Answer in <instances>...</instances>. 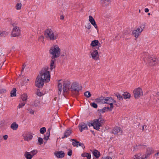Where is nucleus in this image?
I'll list each match as a JSON object with an SVG mask.
<instances>
[{
    "mask_svg": "<svg viewBox=\"0 0 159 159\" xmlns=\"http://www.w3.org/2000/svg\"><path fill=\"white\" fill-rule=\"evenodd\" d=\"M25 103L24 102L20 103L18 106V108H22L23 106H24L25 105Z\"/></svg>",
    "mask_w": 159,
    "mask_h": 159,
    "instance_id": "50",
    "label": "nucleus"
},
{
    "mask_svg": "<svg viewBox=\"0 0 159 159\" xmlns=\"http://www.w3.org/2000/svg\"><path fill=\"white\" fill-rule=\"evenodd\" d=\"M21 3H17L16 5V8L17 10H20L21 8Z\"/></svg>",
    "mask_w": 159,
    "mask_h": 159,
    "instance_id": "43",
    "label": "nucleus"
},
{
    "mask_svg": "<svg viewBox=\"0 0 159 159\" xmlns=\"http://www.w3.org/2000/svg\"><path fill=\"white\" fill-rule=\"evenodd\" d=\"M71 140L73 141L72 143V145L74 146L77 147L78 146V144H77L78 141L74 139H71Z\"/></svg>",
    "mask_w": 159,
    "mask_h": 159,
    "instance_id": "33",
    "label": "nucleus"
},
{
    "mask_svg": "<svg viewBox=\"0 0 159 159\" xmlns=\"http://www.w3.org/2000/svg\"><path fill=\"white\" fill-rule=\"evenodd\" d=\"M18 125L16 122H13L11 125V128L13 130H16L17 129Z\"/></svg>",
    "mask_w": 159,
    "mask_h": 159,
    "instance_id": "27",
    "label": "nucleus"
},
{
    "mask_svg": "<svg viewBox=\"0 0 159 159\" xmlns=\"http://www.w3.org/2000/svg\"><path fill=\"white\" fill-rule=\"evenodd\" d=\"M49 136L50 134H49L48 133H46V135H44V139L46 140H47L49 139Z\"/></svg>",
    "mask_w": 159,
    "mask_h": 159,
    "instance_id": "48",
    "label": "nucleus"
},
{
    "mask_svg": "<svg viewBox=\"0 0 159 159\" xmlns=\"http://www.w3.org/2000/svg\"><path fill=\"white\" fill-rule=\"evenodd\" d=\"M54 154L58 158H62L65 156V153L62 151H58L57 152H55Z\"/></svg>",
    "mask_w": 159,
    "mask_h": 159,
    "instance_id": "18",
    "label": "nucleus"
},
{
    "mask_svg": "<svg viewBox=\"0 0 159 159\" xmlns=\"http://www.w3.org/2000/svg\"><path fill=\"white\" fill-rule=\"evenodd\" d=\"M46 131V128L45 127H43L40 129V132L41 134H43Z\"/></svg>",
    "mask_w": 159,
    "mask_h": 159,
    "instance_id": "38",
    "label": "nucleus"
},
{
    "mask_svg": "<svg viewBox=\"0 0 159 159\" xmlns=\"http://www.w3.org/2000/svg\"><path fill=\"white\" fill-rule=\"evenodd\" d=\"M10 24L14 27H17L16 26V25H17V23L16 22H14L11 21L10 22Z\"/></svg>",
    "mask_w": 159,
    "mask_h": 159,
    "instance_id": "44",
    "label": "nucleus"
},
{
    "mask_svg": "<svg viewBox=\"0 0 159 159\" xmlns=\"http://www.w3.org/2000/svg\"><path fill=\"white\" fill-rule=\"evenodd\" d=\"M3 138L5 140H7L8 138V135H5L3 136Z\"/></svg>",
    "mask_w": 159,
    "mask_h": 159,
    "instance_id": "62",
    "label": "nucleus"
},
{
    "mask_svg": "<svg viewBox=\"0 0 159 159\" xmlns=\"http://www.w3.org/2000/svg\"><path fill=\"white\" fill-rule=\"evenodd\" d=\"M24 156L27 159H31L33 157L31 153L27 151L25 152Z\"/></svg>",
    "mask_w": 159,
    "mask_h": 159,
    "instance_id": "25",
    "label": "nucleus"
},
{
    "mask_svg": "<svg viewBox=\"0 0 159 159\" xmlns=\"http://www.w3.org/2000/svg\"><path fill=\"white\" fill-rule=\"evenodd\" d=\"M40 103V101L38 100H35L33 103L32 106L34 107H37Z\"/></svg>",
    "mask_w": 159,
    "mask_h": 159,
    "instance_id": "34",
    "label": "nucleus"
},
{
    "mask_svg": "<svg viewBox=\"0 0 159 159\" xmlns=\"http://www.w3.org/2000/svg\"><path fill=\"white\" fill-rule=\"evenodd\" d=\"M157 99L159 100V92L157 93Z\"/></svg>",
    "mask_w": 159,
    "mask_h": 159,
    "instance_id": "64",
    "label": "nucleus"
},
{
    "mask_svg": "<svg viewBox=\"0 0 159 159\" xmlns=\"http://www.w3.org/2000/svg\"><path fill=\"white\" fill-rule=\"evenodd\" d=\"M91 106L95 108H97L98 107L97 104L95 102H92L90 104Z\"/></svg>",
    "mask_w": 159,
    "mask_h": 159,
    "instance_id": "45",
    "label": "nucleus"
},
{
    "mask_svg": "<svg viewBox=\"0 0 159 159\" xmlns=\"http://www.w3.org/2000/svg\"><path fill=\"white\" fill-rule=\"evenodd\" d=\"M39 39L40 40H41L42 41H44V38L43 35L40 36L39 37Z\"/></svg>",
    "mask_w": 159,
    "mask_h": 159,
    "instance_id": "57",
    "label": "nucleus"
},
{
    "mask_svg": "<svg viewBox=\"0 0 159 159\" xmlns=\"http://www.w3.org/2000/svg\"><path fill=\"white\" fill-rule=\"evenodd\" d=\"M50 80L49 71L47 70H45L44 71L42 70L36 79L35 86L40 88L43 86L44 82H48Z\"/></svg>",
    "mask_w": 159,
    "mask_h": 159,
    "instance_id": "1",
    "label": "nucleus"
},
{
    "mask_svg": "<svg viewBox=\"0 0 159 159\" xmlns=\"http://www.w3.org/2000/svg\"><path fill=\"white\" fill-rule=\"evenodd\" d=\"M130 30L129 29H127L124 30L123 36L126 39H129V35Z\"/></svg>",
    "mask_w": 159,
    "mask_h": 159,
    "instance_id": "21",
    "label": "nucleus"
},
{
    "mask_svg": "<svg viewBox=\"0 0 159 159\" xmlns=\"http://www.w3.org/2000/svg\"><path fill=\"white\" fill-rule=\"evenodd\" d=\"M89 20L90 23L97 30H98V28L94 19L93 18V17L91 16H89Z\"/></svg>",
    "mask_w": 159,
    "mask_h": 159,
    "instance_id": "17",
    "label": "nucleus"
},
{
    "mask_svg": "<svg viewBox=\"0 0 159 159\" xmlns=\"http://www.w3.org/2000/svg\"><path fill=\"white\" fill-rule=\"evenodd\" d=\"M38 152V151L36 150H34L30 152V153L33 156V157L36 155Z\"/></svg>",
    "mask_w": 159,
    "mask_h": 159,
    "instance_id": "41",
    "label": "nucleus"
},
{
    "mask_svg": "<svg viewBox=\"0 0 159 159\" xmlns=\"http://www.w3.org/2000/svg\"><path fill=\"white\" fill-rule=\"evenodd\" d=\"M100 45V43L98 40H94L92 41L90 44L92 47H94L97 46L98 45Z\"/></svg>",
    "mask_w": 159,
    "mask_h": 159,
    "instance_id": "22",
    "label": "nucleus"
},
{
    "mask_svg": "<svg viewBox=\"0 0 159 159\" xmlns=\"http://www.w3.org/2000/svg\"><path fill=\"white\" fill-rule=\"evenodd\" d=\"M122 96L124 99L129 98H130L131 95L130 93L126 92H124L122 94Z\"/></svg>",
    "mask_w": 159,
    "mask_h": 159,
    "instance_id": "26",
    "label": "nucleus"
},
{
    "mask_svg": "<svg viewBox=\"0 0 159 159\" xmlns=\"http://www.w3.org/2000/svg\"><path fill=\"white\" fill-rule=\"evenodd\" d=\"M98 120L99 122L100 123V125L102 124L104 121V120H102V119L101 116H100L99 119H98Z\"/></svg>",
    "mask_w": 159,
    "mask_h": 159,
    "instance_id": "46",
    "label": "nucleus"
},
{
    "mask_svg": "<svg viewBox=\"0 0 159 159\" xmlns=\"http://www.w3.org/2000/svg\"><path fill=\"white\" fill-rule=\"evenodd\" d=\"M93 120L92 122V121H90L89 122H87V124L90 127L91 126H93Z\"/></svg>",
    "mask_w": 159,
    "mask_h": 159,
    "instance_id": "49",
    "label": "nucleus"
},
{
    "mask_svg": "<svg viewBox=\"0 0 159 159\" xmlns=\"http://www.w3.org/2000/svg\"><path fill=\"white\" fill-rule=\"evenodd\" d=\"M91 55L93 59L97 61L99 59L98 52L97 50H94L91 52Z\"/></svg>",
    "mask_w": 159,
    "mask_h": 159,
    "instance_id": "10",
    "label": "nucleus"
},
{
    "mask_svg": "<svg viewBox=\"0 0 159 159\" xmlns=\"http://www.w3.org/2000/svg\"><path fill=\"white\" fill-rule=\"evenodd\" d=\"M82 89V86H80L79 84L77 82L73 83L70 88L72 93L75 96L79 95V92Z\"/></svg>",
    "mask_w": 159,
    "mask_h": 159,
    "instance_id": "4",
    "label": "nucleus"
},
{
    "mask_svg": "<svg viewBox=\"0 0 159 159\" xmlns=\"http://www.w3.org/2000/svg\"><path fill=\"white\" fill-rule=\"evenodd\" d=\"M146 147V146L144 145H136V146L135 148H137V149H143L145 148Z\"/></svg>",
    "mask_w": 159,
    "mask_h": 159,
    "instance_id": "31",
    "label": "nucleus"
},
{
    "mask_svg": "<svg viewBox=\"0 0 159 159\" xmlns=\"http://www.w3.org/2000/svg\"><path fill=\"white\" fill-rule=\"evenodd\" d=\"M109 104L110 105V108H111L112 109L114 107L113 106V103L112 102L110 103V104Z\"/></svg>",
    "mask_w": 159,
    "mask_h": 159,
    "instance_id": "59",
    "label": "nucleus"
},
{
    "mask_svg": "<svg viewBox=\"0 0 159 159\" xmlns=\"http://www.w3.org/2000/svg\"><path fill=\"white\" fill-rule=\"evenodd\" d=\"M56 61L55 58L52 59L50 61V68L51 70H52L53 68L56 67L55 62Z\"/></svg>",
    "mask_w": 159,
    "mask_h": 159,
    "instance_id": "20",
    "label": "nucleus"
},
{
    "mask_svg": "<svg viewBox=\"0 0 159 159\" xmlns=\"http://www.w3.org/2000/svg\"><path fill=\"white\" fill-rule=\"evenodd\" d=\"M111 133L115 135H121L122 133V130L120 127H116L114 128Z\"/></svg>",
    "mask_w": 159,
    "mask_h": 159,
    "instance_id": "8",
    "label": "nucleus"
},
{
    "mask_svg": "<svg viewBox=\"0 0 159 159\" xmlns=\"http://www.w3.org/2000/svg\"><path fill=\"white\" fill-rule=\"evenodd\" d=\"M141 32L142 31H140V28H138L136 30H133L132 34L136 38H137Z\"/></svg>",
    "mask_w": 159,
    "mask_h": 159,
    "instance_id": "16",
    "label": "nucleus"
},
{
    "mask_svg": "<svg viewBox=\"0 0 159 159\" xmlns=\"http://www.w3.org/2000/svg\"><path fill=\"white\" fill-rule=\"evenodd\" d=\"M49 53L52 55V59L58 57L61 55V49L57 45L52 47L49 51Z\"/></svg>",
    "mask_w": 159,
    "mask_h": 159,
    "instance_id": "3",
    "label": "nucleus"
},
{
    "mask_svg": "<svg viewBox=\"0 0 159 159\" xmlns=\"http://www.w3.org/2000/svg\"><path fill=\"white\" fill-rule=\"evenodd\" d=\"M70 81L66 82L64 83L63 85V93H68L70 89Z\"/></svg>",
    "mask_w": 159,
    "mask_h": 159,
    "instance_id": "6",
    "label": "nucleus"
},
{
    "mask_svg": "<svg viewBox=\"0 0 159 159\" xmlns=\"http://www.w3.org/2000/svg\"><path fill=\"white\" fill-rule=\"evenodd\" d=\"M145 27V26L144 25L142 24L140 26L139 28H140V31L142 32Z\"/></svg>",
    "mask_w": 159,
    "mask_h": 159,
    "instance_id": "51",
    "label": "nucleus"
},
{
    "mask_svg": "<svg viewBox=\"0 0 159 159\" xmlns=\"http://www.w3.org/2000/svg\"><path fill=\"white\" fill-rule=\"evenodd\" d=\"M72 132V130L70 128H68L64 132V135L61 138L63 139L64 138L68 137L69 135L71 134Z\"/></svg>",
    "mask_w": 159,
    "mask_h": 159,
    "instance_id": "11",
    "label": "nucleus"
},
{
    "mask_svg": "<svg viewBox=\"0 0 159 159\" xmlns=\"http://www.w3.org/2000/svg\"><path fill=\"white\" fill-rule=\"evenodd\" d=\"M0 92L1 93H2L6 92V90L5 89H2L0 90Z\"/></svg>",
    "mask_w": 159,
    "mask_h": 159,
    "instance_id": "56",
    "label": "nucleus"
},
{
    "mask_svg": "<svg viewBox=\"0 0 159 159\" xmlns=\"http://www.w3.org/2000/svg\"><path fill=\"white\" fill-rule=\"evenodd\" d=\"M105 97L102 96L100 97L96 98L95 100V102L99 104H105V103H106L105 102Z\"/></svg>",
    "mask_w": 159,
    "mask_h": 159,
    "instance_id": "15",
    "label": "nucleus"
},
{
    "mask_svg": "<svg viewBox=\"0 0 159 159\" xmlns=\"http://www.w3.org/2000/svg\"><path fill=\"white\" fill-rule=\"evenodd\" d=\"M8 33L6 31H3L1 33V36L2 37H5L7 35Z\"/></svg>",
    "mask_w": 159,
    "mask_h": 159,
    "instance_id": "39",
    "label": "nucleus"
},
{
    "mask_svg": "<svg viewBox=\"0 0 159 159\" xmlns=\"http://www.w3.org/2000/svg\"><path fill=\"white\" fill-rule=\"evenodd\" d=\"M21 98L23 101H26L27 100V96L26 93H24L21 96Z\"/></svg>",
    "mask_w": 159,
    "mask_h": 159,
    "instance_id": "32",
    "label": "nucleus"
},
{
    "mask_svg": "<svg viewBox=\"0 0 159 159\" xmlns=\"http://www.w3.org/2000/svg\"><path fill=\"white\" fill-rule=\"evenodd\" d=\"M4 125V122L3 121H1L0 122V128H2Z\"/></svg>",
    "mask_w": 159,
    "mask_h": 159,
    "instance_id": "53",
    "label": "nucleus"
},
{
    "mask_svg": "<svg viewBox=\"0 0 159 159\" xmlns=\"http://www.w3.org/2000/svg\"><path fill=\"white\" fill-rule=\"evenodd\" d=\"M91 27V26L89 23L88 24L87 29L88 30H89Z\"/></svg>",
    "mask_w": 159,
    "mask_h": 159,
    "instance_id": "60",
    "label": "nucleus"
},
{
    "mask_svg": "<svg viewBox=\"0 0 159 159\" xmlns=\"http://www.w3.org/2000/svg\"><path fill=\"white\" fill-rule=\"evenodd\" d=\"M157 60L152 57H149L148 60V63L150 66H154L156 65L157 64Z\"/></svg>",
    "mask_w": 159,
    "mask_h": 159,
    "instance_id": "9",
    "label": "nucleus"
},
{
    "mask_svg": "<svg viewBox=\"0 0 159 159\" xmlns=\"http://www.w3.org/2000/svg\"><path fill=\"white\" fill-rule=\"evenodd\" d=\"M154 152V150L152 148H148L147 149L145 157L146 159L149 157L150 155L152 154Z\"/></svg>",
    "mask_w": 159,
    "mask_h": 159,
    "instance_id": "13",
    "label": "nucleus"
},
{
    "mask_svg": "<svg viewBox=\"0 0 159 159\" xmlns=\"http://www.w3.org/2000/svg\"><path fill=\"white\" fill-rule=\"evenodd\" d=\"M93 128L97 130H99L100 129V127L101 126L100 123L99 122L98 119H95L93 120Z\"/></svg>",
    "mask_w": 159,
    "mask_h": 159,
    "instance_id": "12",
    "label": "nucleus"
},
{
    "mask_svg": "<svg viewBox=\"0 0 159 159\" xmlns=\"http://www.w3.org/2000/svg\"><path fill=\"white\" fill-rule=\"evenodd\" d=\"M20 30L18 27H14L12 31L11 35L12 36L16 37L20 35Z\"/></svg>",
    "mask_w": 159,
    "mask_h": 159,
    "instance_id": "7",
    "label": "nucleus"
},
{
    "mask_svg": "<svg viewBox=\"0 0 159 159\" xmlns=\"http://www.w3.org/2000/svg\"><path fill=\"white\" fill-rule=\"evenodd\" d=\"M115 95L117 98V99L120 101L123 100V97L122 95L121 96L118 93H117L115 94Z\"/></svg>",
    "mask_w": 159,
    "mask_h": 159,
    "instance_id": "30",
    "label": "nucleus"
},
{
    "mask_svg": "<svg viewBox=\"0 0 159 159\" xmlns=\"http://www.w3.org/2000/svg\"><path fill=\"white\" fill-rule=\"evenodd\" d=\"M38 141L39 145H41L43 143V139L40 137L38 138Z\"/></svg>",
    "mask_w": 159,
    "mask_h": 159,
    "instance_id": "40",
    "label": "nucleus"
},
{
    "mask_svg": "<svg viewBox=\"0 0 159 159\" xmlns=\"http://www.w3.org/2000/svg\"><path fill=\"white\" fill-rule=\"evenodd\" d=\"M30 112L31 114L32 115H33L34 114V111L33 110H32V109H31L30 110Z\"/></svg>",
    "mask_w": 159,
    "mask_h": 159,
    "instance_id": "61",
    "label": "nucleus"
},
{
    "mask_svg": "<svg viewBox=\"0 0 159 159\" xmlns=\"http://www.w3.org/2000/svg\"><path fill=\"white\" fill-rule=\"evenodd\" d=\"M78 128L81 132H82L83 130H87L88 129L87 125L84 122L80 123L78 126Z\"/></svg>",
    "mask_w": 159,
    "mask_h": 159,
    "instance_id": "14",
    "label": "nucleus"
},
{
    "mask_svg": "<svg viewBox=\"0 0 159 159\" xmlns=\"http://www.w3.org/2000/svg\"><path fill=\"white\" fill-rule=\"evenodd\" d=\"M72 151L71 149L69 150L67 152V155L69 156H71L72 155Z\"/></svg>",
    "mask_w": 159,
    "mask_h": 159,
    "instance_id": "54",
    "label": "nucleus"
},
{
    "mask_svg": "<svg viewBox=\"0 0 159 159\" xmlns=\"http://www.w3.org/2000/svg\"><path fill=\"white\" fill-rule=\"evenodd\" d=\"M93 155L96 158H99L100 156V153L96 149H94L93 152Z\"/></svg>",
    "mask_w": 159,
    "mask_h": 159,
    "instance_id": "23",
    "label": "nucleus"
},
{
    "mask_svg": "<svg viewBox=\"0 0 159 159\" xmlns=\"http://www.w3.org/2000/svg\"><path fill=\"white\" fill-rule=\"evenodd\" d=\"M101 159H112V158L111 157H110L109 156H107V157H102Z\"/></svg>",
    "mask_w": 159,
    "mask_h": 159,
    "instance_id": "58",
    "label": "nucleus"
},
{
    "mask_svg": "<svg viewBox=\"0 0 159 159\" xmlns=\"http://www.w3.org/2000/svg\"><path fill=\"white\" fill-rule=\"evenodd\" d=\"M16 89L15 88H13L11 92V96L15 97L16 96Z\"/></svg>",
    "mask_w": 159,
    "mask_h": 159,
    "instance_id": "29",
    "label": "nucleus"
},
{
    "mask_svg": "<svg viewBox=\"0 0 159 159\" xmlns=\"http://www.w3.org/2000/svg\"><path fill=\"white\" fill-rule=\"evenodd\" d=\"M106 109L105 107H104L102 109H99L98 110V111H99V113L101 114V113H104L106 112Z\"/></svg>",
    "mask_w": 159,
    "mask_h": 159,
    "instance_id": "37",
    "label": "nucleus"
},
{
    "mask_svg": "<svg viewBox=\"0 0 159 159\" xmlns=\"http://www.w3.org/2000/svg\"><path fill=\"white\" fill-rule=\"evenodd\" d=\"M32 135H30L28 136H27L25 138V140L29 141L31 140L32 138Z\"/></svg>",
    "mask_w": 159,
    "mask_h": 159,
    "instance_id": "42",
    "label": "nucleus"
},
{
    "mask_svg": "<svg viewBox=\"0 0 159 159\" xmlns=\"http://www.w3.org/2000/svg\"><path fill=\"white\" fill-rule=\"evenodd\" d=\"M29 81V79H25V80H24V82L25 83H26L28 82Z\"/></svg>",
    "mask_w": 159,
    "mask_h": 159,
    "instance_id": "63",
    "label": "nucleus"
},
{
    "mask_svg": "<svg viewBox=\"0 0 159 159\" xmlns=\"http://www.w3.org/2000/svg\"><path fill=\"white\" fill-rule=\"evenodd\" d=\"M81 156L83 157H86L88 159H90L91 158V154L88 153H84L81 154Z\"/></svg>",
    "mask_w": 159,
    "mask_h": 159,
    "instance_id": "28",
    "label": "nucleus"
},
{
    "mask_svg": "<svg viewBox=\"0 0 159 159\" xmlns=\"http://www.w3.org/2000/svg\"><path fill=\"white\" fill-rule=\"evenodd\" d=\"M84 95L87 98H89L91 96V94L90 93L89 91H88L84 92Z\"/></svg>",
    "mask_w": 159,
    "mask_h": 159,
    "instance_id": "36",
    "label": "nucleus"
},
{
    "mask_svg": "<svg viewBox=\"0 0 159 159\" xmlns=\"http://www.w3.org/2000/svg\"><path fill=\"white\" fill-rule=\"evenodd\" d=\"M37 95L39 96H41L42 95L43 93L37 91Z\"/></svg>",
    "mask_w": 159,
    "mask_h": 159,
    "instance_id": "55",
    "label": "nucleus"
},
{
    "mask_svg": "<svg viewBox=\"0 0 159 159\" xmlns=\"http://www.w3.org/2000/svg\"><path fill=\"white\" fill-rule=\"evenodd\" d=\"M45 36L48 39L51 41L56 40L58 38V34H55L51 29H47L44 32Z\"/></svg>",
    "mask_w": 159,
    "mask_h": 159,
    "instance_id": "2",
    "label": "nucleus"
},
{
    "mask_svg": "<svg viewBox=\"0 0 159 159\" xmlns=\"http://www.w3.org/2000/svg\"><path fill=\"white\" fill-rule=\"evenodd\" d=\"M111 2L110 0H101L100 1V4L103 7L106 6Z\"/></svg>",
    "mask_w": 159,
    "mask_h": 159,
    "instance_id": "19",
    "label": "nucleus"
},
{
    "mask_svg": "<svg viewBox=\"0 0 159 159\" xmlns=\"http://www.w3.org/2000/svg\"><path fill=\"white\" fill-rule=\"evenodd\" d=\"M113 100V99L111 97H105V102H106L105 103L109 104L112 102Z\"/></svg>",
    "mask_w": 159,
    "mask_h": 159,
    "instance_id": "24",
    "label": "nucleus"
},
{
    "mask_svg": "<svg viewBox=\"0 0 159 159\" xmlns=\"http://www.w3.org/2000/svg\"><path fill=\"white\" fill-rule=\"evenodd\" d=\"M133 93L135 98H138L143 95L142 90L140 88L135 89Z\"/></svg>",
    "mask_w": 159,
    "mask_h": 159,
    "instance_id": "5",
    "label": "nucleus"
},
{
    "mask_svg": "<svg viewBox=\"0 0 159 159\" xmlns=\"http://www.w3.org/2000/svg\"><path fill=\"white\" fill-rule=\"evenodd\" d=\"M77 144H78L79 146H81L83 149L85 148V146H84L83 143H80L78 141Z\"/></svg>",
    "mask_w": 159,
    "mask_h": 159,
    "instance_id": "52",
    "label": "nucleus"
},
{
    "mask_svg": "<svg viewBox=\"0 0 159 159\" xmlns=\"http://www.w3.org/2000/svg\"><path fill=\"white\" fill-rule=\"evenodd\" d=\"M62 84L60 83H58V90H62Z\"/></svg>",
    "mask_w": 159,
    "mask_h": 159,
    "instance_id": "47",
    "label": "nucleus"
},
{
    "mask_svg": "<svg viewBox=\"0 0 159 159\" xmlns=\"http://www.w3.org/2000/svg\"><path fill=\"white\" fill-rule=\"evenodd\" d=\"M134 159H146L145 157L141 156V155H135L134 156Z\"/></svg>",
    "mask_w": 159,
    "mask_h": 159,
    "instance_id": "35",
    "label": "nucleus"
}]
</instances>
